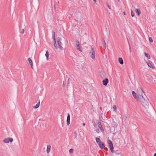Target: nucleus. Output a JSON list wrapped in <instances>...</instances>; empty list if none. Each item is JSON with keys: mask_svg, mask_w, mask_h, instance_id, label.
<instances>
[{"mask_svg": "<svg viewBox=\"0 0 156 156\" xmlns=\"http://www.w3.org/2000/svg\"><path fill=\"white\" fill-rule=\"evenodd\" d=\"M52 38H53V40H55V33L54 31H53L52 32Z\"/></svg>", "mask_w": 156, "mask_h": 156, "instance_id": "20", "label": "nucleus"}, {"mask_svg": "<svg viewBox=\"0 0 156 156\" xmlns=\"http://www.w3.org/2000/svg\"><path fill=\"white\" fill-rule=\"evenodd\" d=\"M119 62L121 65L123 64V61L122 58L119 57L118 59Z\"/></svg>", "mask_w": 156, "mask_h": 156, "instance_id": "12", "label": "nucleus"}, {"mask_svg": "<svg viewBox=\"0 0 156 156\" xmlns=\"http://www.w3.org/2000/svg\"><path fill=\"white\" fill-rule=\"evenodd\" d=\"M89 54L90 55V57L93 59L95 58V51L94 48L91 47V50L89 52Z\"/></svg>", "mask_w": 156, "mask_h": 156, "instance_id": "3", "label": "nucleus"}, {"mask_svg": "<svg viewBox=\"0 0 156 156\" xmlns=\"http://www.w3.org/2000/svg\"><path fill=\"white\" fill-rule=\"evenodd\" d=\"M40 101H39V102L37 103L36 105L34 106V108H38L40 105Z\"/></svg>", "mask_w": 156, "mask_h": 156, "instance_id": "18", "label": "nucleus"}, {"mask_svg": "<svg viewBox=\"0 0 156 156\" xmlns=\"http://www.w3.org/2000/svg\"><path fill=\"white\" fill-rule=\"evenodd\" d=\"M94 2H96V0H93Z\"/></svg>", "mask_w": 156, "mask_h": 156, "instance_id": "37", "label": "nucleus"}, {"mask_svg": "<svg viewBox=\"0 0 156 156\" xmlns=\"http://www.w3.org/2000/svg\"><path fill=\"white\" fill-rule=\"evenodd\" d=\"M119 2V0H118Z\"/></svg>", "mask_w": 156, "mask_h": 156, "instance_id": "42", "label": "nucleus"}, {"mask_svg": "<svg viewBox=\"0 0 156 156\" xmlns=\"http://www.w3.org/2000/svg\"><path fill=\"white\" fill-rule=\"evenodd\" d=\"M106 5L108 7L109 9H111V7L110 6H109L107 2L106 3Z\"/></svg>", "mask_w": 156, "mask_h": 156, "instance_id": "29", "label": "nucleus"}, {"mask_svg": "<svg viewBox=\"0 0 156 156\" xmlns=\"http://www.w3.org/2000/svg\"><path fill=\"white\" fill-rule=\"evenodd\" d=\"M113 108L114 111L116 112V107L115 105L113 106Z\"/></svg>", "mask_w": 156, "mask_h": 156, "instance_id": "26", "label": "nucleus"}, {"mask_svg": "<svg viewBox=\"0 0 156 156\" xmlns=\"http://www.w3.org/2000/svg\"><path fill=\"white\" fill-rule=\"evenodd\" d=\"M98 127L99 128L101 131L102 132L104 131V130L103 128L102 125L101 124V123L100 122H99L98 123Z\"/></svg>", "mask_w": 156, "mask_h": 156, "instance_id": "9", "label": "nucleus"}, {"mask_svg": "<svg viewBox=\"0 0 156 156\" xmlns=\"http://www.w3.org/2000/svg\"><path fill=\"white\" fill-rule=\"evenodd\" d=\"M76 47H79V45H80L79 41L78 40H76Z\"/></svg>", "mask_w": 156, "mask_h": 156, "instance_id": "23", "label": "nucleus"}, {"mask_svg": "<svg viewBox=\"0 0 156 156\" xmlns=\"http://www.w3.org/2000/svg\"><path fill=\"white\" fill-rule=\"evenodd\" d=\"M149 41L150 42H153V40L151 37H149Z\"/></svg>", "mask_w": 156, "mask_h": 156, "instance_id": "30", "label": "nucleus"}, {"mask_svg": "<svg viewBox=\"0 0 156 156\" xmlns=\"http://www.w3.org/2000/svg\"><path fill=\"white\" fill-rule=\"evenodd\" d=\"M53 41H54V46L56 48H57V44H56V40H53Z\"/></svg>", "mask_w": 156, "mask_h": 156, "instance_id": "25", "label": "nucleus"}, {"mask_svg": "<svg viewBox=\"0 0 156 156\" xmlns=\"http://www.w3.org/2000/svg\"><path fill=\"white\" fill-rule=\"evenodd\" d=\"M96 131L97 133H99V129H98L96 130Z\"/></svg>", "mask_w": 156, "mask_h": 156, "instance_id": "33", "label": "nucleus"}, {"mask_svg": "<svg viewBox=\"0 0 156 156\" xmlns=\"http://www.w3.org/2000/svg\"><path fill=\"white\" fill-rule=\"evenodd\" d=\"M74 134H75V138L76 139L77 136V133H76V131H75L74 132Z\"/></svg>", "mask_w": 156, "mask_h": 156, "instance_id": "28", "label": "nucleus"}, {"mask_svg": "<svg viewBox=\"0 0 156 156\" xmlns=\"http://www.w3.org/2000/svg\"><path fill=\"white\" fill-rule=\"evenodd\" d=\"M109 148L110 149L111 152L113 153V152L114 148L113 147V144L111 145H108Z\"/></svg>", "mask_w": 156, "mask_h": 156, "instance_id": "15", "label": "nucleus"}, {"mask_svg": "<svg viewBox=\"0 0 156 156\" xmlns=\"http://www.w3.org/2000/svg\"><path fill=\"white\" fill-rule=\"evenodd\" d=\"M96 140L97 143L98 144L99 142H101L100 139L99 138L96 137Z\"/></svg>", "mask_w": 156, "mask_h": 156, "instance_id": "19", "label": "nucleus"}, {"mask_svg": "<svg viewBox=\"0 0 156 156\" xmlns=\"http://www.w3.org/2000/svg\"><path fill=\"white\" fill-rule=\"evenodd\" d=\"M28 61L29 63L30 64V65L31 66V68L32 69H33V62L31 60V58H28Z\"/></svg>", "mask_w": 156, "mask_h": 156, "instance_id": "10", "label": "nucleus"}, {"mask_svg": "<svg viewBox=\"0 0 156 156\" xmlns=\"http://www.w3.org/2000/svg\"><path fill=\"white\" fill-rule=\"evenodd\" d=\"M83 126H85V123H83Z\"/></svg>", "mask_w": 156, "mask_h": 156, "instance_id": "36", "label": "nucleus"}, {"mask_svg": "<svg viewBox=\"0 0 156 156\" xmlns=\"http://www.w3.org/2000/svg\"><path fill=\"white\" fill-rule=\"evenodd\" d=\"M76 49L77 50L79 51H82V50H81V49L79 47H77V48H76Z\"/></svg>", "mask_w": 156, "mask_h": 156, "instance_id": "31", "label": "nucleus"}, {"mask_svg": "<svg viewBox=\"0 0 156 156\" xmlns=\"http://www.w3.org/2000/svg\"><path fill=\"white\" fill-rule=\"evenodd\" d=\"M51 149V146L50 145H48L47 146V152L48 153H49Z\"/></svg>", "mask_w": 156, "mask_h": 156, "instance_id": "14", "label": "nucleus"}, {"mask_svg": "<svg viewBox=\"0 0 156 156\" xmlns=\"http://www.w3.org/2000/svg\"><path fill=\"white\" fill-rule=\"evenodd\" d=\"M24 32V29H22V31L21 33H22V34H23Z\"/></svg>", "mask_w": 156, "mask_h": 156, "instance_id": "34", "label": "nucleus"}, {"mask_svg": "<svg viewBox=\"0 0 156 156\" xmlns=\"http://www.w3.org/2000/svg\"><path fill=\"white\" fill-rule=\"evenodd\" d=\"M138 102H140L141 104L144 108L147 109L149 108V100L148 99H145L144 97L139 99V100H136Z\"/></svg>", "mask_w": 156, "mask_h": 156, "instance_id": "2", "label": "nucleus"}, {"mask_svg": "<svg viewBox=\"0 0 156 156\" xmlns=\"http://www.w3.org/2000/svg\"><path fill=\"white\" fill-rule=\"evenodd\" d=\"M69 79H68V83H69Z\"/></svg>", "mask_w": 156, "mask_h": 156, "instance_id": "38", "label": "nucleus"}, {"mask_svg": "<svg viewBox=\"0 0 156 156\" xmlns=\"http://www.w3.org/2000/svg\"><path fill=\"white\" fill-rule=\"evenodd\" d=\"M104 148L105 149V151H108V149L107 148H106V147H105V148Z\"/></svg>", "mask_w": 156, "mask_h": 156, "instance_id": "35", "label": "nucleus"}, {"mask_svg": "<svg viewBox=\"0 0 156 156\" xmlns=\"http://www.w3.org/2000/svg\"><path fill=\"white\" fill-rule=\"evenodd\" d=\"M103 46L105 48H106V45L105 43V41L104 39H103Z\"/></svg>", "mask_w": 156, "mask_h": 156, "instance_id": "21", "label": "nucleus"}, {"mask_svg": "<svg viewBox=\"0 0 156 156\" xmlns=\"http://www.w3.org/2000/svg\"><path fill=\"white\" fill-rule=\"evenodd\" d=\"M146 63H147L148 66L150 68H152V69L154 68L153 66H152V65L151 64V63H150L149 62H147V61H146Z\"/></svg>", "mask_w": 156, "mask_h": 156, "instance_id": "13", "label": "nucleus"}, {"mask_svg": "<svg viewBox=\"0 0 156 156\" xmlns=\"http://www.w3.org/2000/svg\"><path fill=\"white\" fill-rule=\"evenodd\" d=\"M135 11L138 16L140 14V11L139 9H135Z\"/></svg>", "mask_w": 156, "mask_h": 156, "instance_id": "11", "label": "nucleus"}, {"mask_svg": "<svg viewBox=\"0 0 156 156\" xmlns=\"http://www.w3.org/2000/svg\"><path fill=\"white\" fill-rule=\"evenodd\" d=\"M99 147L101 149H104L105 148V144L103 142H99L98 144Z\"/></svg>", "mask_w": 156, "mask_h": 156, "instance_id": "8", "label": "nucleus"}, {"mask_svg": "<svg viewBox=\"0 0 156 156\" xmlns=\"http://www.w3.org/2000/svg\"><path fill=\"white\" fill-rule=\"evenodd\" d=\"M13 140L12 138L9 137L5 138L3 140V142L4 143H9V142H12Z\"/></svg>", "mask_w": 156, "mask_h": 156, "instance_id": "5", "label": "nucleus"}, {"mask_svg": "<svg viewBox=\"0 0 156 156\" xmlns=\"http://www.w3.org/2000/svg\"><path fill=\"white\" fill-rule=\"evenodd\" d=\"M63 86H64V82H63Z\"/></svg>", "mask_w": 156, "mask_h": 156, "instance_id": "41", "label": "nucleus"}, {"mask_svg": "<svg viewBox=\"0 0 156 156\" xmlns=\"http://www.w3.org/2000/svg\"><path fill=\"white\" fill-rule=\"evenodd\" d=\"M128 43L129 46V51H130V52L131 51V47H130V46L129 43L128 41Z\"/></svg>", "mask_w": 156, "mask_h": 156, "instance_id": "32", "label": "nucleus"}, {"mask_svg": "<svg viewBox=\"0 0 156 156\" xmlns=\"http://www.w3.org/2000/svg\"><path fill=\"white\" fill-rule=\"evenodd\" d=\"M108 144V145H111L112 144H113L112 142V141L110 140H108L107 141Z\"/></svg>", "mask_w": 156, "mask_h": 156, "instance_id": "22", "label": "nucleus"}, {"mask_svg": "<svg viewBox=\"0 0 156 156\" xmlns=\"http://www.w3.org/2000/svg\"><path fill=\"white\" fill-rule=\"evenodd\" d=\"M154 156H156V153L154 154Z\"/></svg>", "mask_w": 156, "mask_h": 156, "instance_id": "39", "label": "nucleus"}, {"mask_svg": "<svg viewBox=\"0 0 156 156\" xmlns=\"http://www.w3.org/2000/svg\"><path fill=\"white\" fill-rule=\"evenodd\" d=\"M144 54L145 56L147 57L148 59H149L151 58V57L150 55H149V54L148 53H147L145 52Z\"/></svg>", "mask_w": 156, "mask_h": 156, "instance_id": "17", "label": "nucleus"}, {"mask_svg": "<svg viewBox=\"0 0 156 156\" xmlns=\"http://www.w3.org/2000/svg\"><path fill=\"white\" fill-rule=\"evenodd\" d=\"M45 55L47 58V60H48V57L49 55V54L48 53V51H46V53L45 54Z\"/></svg>", "mask_w": 156, "mask_h": 156, "instance_id": "16", "label": "nucleus"}, {"mask_svg": "<svg viewBox=\"0 0 156 156\" xmlns=\"http://www.w3.org/2000/svg\"><path fill=\"white\" fill-rule=\"evenodd\" d=\"M61 39L59 37L57 38V42L58 45V47L61 50L63 48L62 46L61 45L62 44V43L61 42Z\"/></svg>", "mask_w": 156, "mask_h": 156, "instance_id": "4", "label": "nucleus"}, {"mask_svg": "<svg viewBox=\"0 0 156 156\" xmlns=\"http://www.w3.org/2000/svg\"><path fill=\"white\" fill-rule=\"evenodd\" d=\"M143 93V91L141 87H139L137 88L136 93L134 91L132 92V95L136 100H138L139 99L143 97L142 95Z\"/></svg>", "mask_w": 156, "mask_h": 156, "instance_id": "1", "label": "nucleus"}, {"mask_svg": "<svg viewBox=\"0 0 156 156\" xmlns=\"http://www.w3.org/2000/svg\"><path fill=\"white\" fill-rule=\"evenodd\" d=\"M123 13H124V14L125 15V12H123Z\"/></svg>", "mask_w": 156, "mask_h": 156, "instance_id": "40", "label": "nucleus"}, {"mask_svg": "<svg viewBox=\"0 0 156 156\" xmlns=\"http://www.w3.org/2000/svg\"><path fill=\"white\" fill-rule=\"evenodd\" d=\"M66 122L67 125L69 126L70 124V116L69 113L67 115Z\"/></svg>", "mask_w": 156, "mask_h": 156, "instance_id": "6", "label": "nucleus"}, {"mask_svg": "<svg viewBox=\"0 0 156 156\" xmlns=\"http://www.w3.org/2000/svg\"><path fill=\"white\" fill-rule=\"evenodd\" d=\"M73 149H70L69 150V152L70 153H73Z\"/></svg>", "mask_w": 156, "mask_h": 156, "instance_id": "27", "label": "nucleus"}, {"mask_svg": "<svg viewBox=\"0 0 156 156\" xmlns=\"http://www.w3.org/2000/svg\"><path fill=\"white\" fill-rule=\"evenodd\" d=\"M103 84L104 85L106 86L108 82V78H105L103 80Z\"/></svg>", "mask_w": 156, "mask_h": 156, "instance_id": "7", "label": "nucleus"}, {"mask_svg": "<svg viewBox=\"0 0 156 156\" xmlns=\"http://www.w3.org/2000/svg\"><path fill=\"white\" fill-rule=\"evenodd\" d=\"M131 14L132 17L134 16V14L132 9L131 10Z\"/></svg>", "mask_w": 156, "mask_h": 156, "instance_id": "24", "label": "nucleus"}]
</instances>
